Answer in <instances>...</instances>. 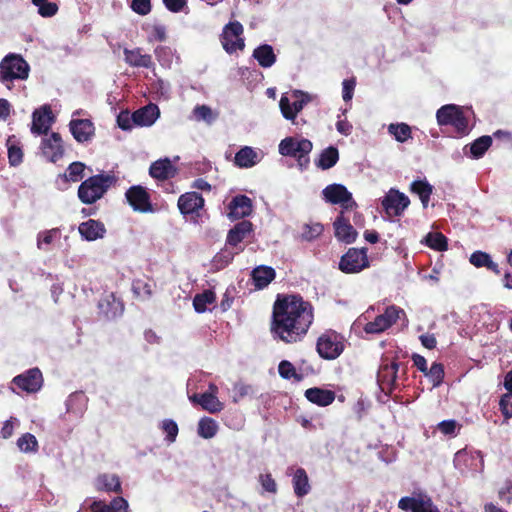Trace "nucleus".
Returning a JSON list of instances; mask_svg holds the SVG:
<instances>
[{
	"mask_svg": "<svg viewBox=\"0 0 512 512\" xmlns=\"http://www.w3.org/2000/svg\"><path fill=\"white\" fill-rule=\"evenodd\" d=\"M313 306L299 294H278L273 305V320H311Z\"/></svg>",
	"mask_w": 512,
	"mask_h": 512,
	"instance_id": "obj_1",
	"label": "nucleus"
},
{
	"mask_svg": "<svg viewBox=\"0 0 512 512\" xmlns=\"http://www.w3.org/2000/svg\"><path fill=\"white\" fill-rule=\"evenodd\" d=\"M117 182L113 174L100 173L88 177L78 187L77 195L83 204L91 205L104 197L109 188Z\"/></svg>",
	"mask_w": 512,
	"mask_h": 512,
	"instance_id": "obj_2",
	"label": "nucleus"
},
{
	"mask_svg": "<svg viewBox=\"0 0 512 512\" xmlns=\"http://www.w3.org/2000/svg\"><path fill=\"white\" fill-rule=\"evenodd\" d=\"M30 74V65L17 53H8L0 61V83L12 90L15 81H25Z\"/></svg>",
	"mask_w": 512,
	"mask_h": 512,
	"instance_id": "obj_3",
	"label": "nucleus"
},
{
	"mask_svg": "<svg viewBox=\"0 0 512 512\" xmlns=\"http://www.w3.org/2000/svg\"><path fill=\"white\" fill-rule=\"evenodd\" d=\"M436 118L440 126H452L459 137L466 136L470 132L468 119L458 105L447 104L440 107Z\"/></svg>",
	"mask_w": 512,
	"mask_h": 512,
	"instance_id": "obj_4",
	"label": "nucleus"
},
{
	"mask_svg": "<svg viewBox=\"0 0 512 512\" xmlns=\"http://www.w3.org/2000/svg\"><path fill=\"white\" fill-rule=\"evenodd\" d=\"M313 144L309 139L286 137L279 144V153L282 156L293 157L301 169H306L310 163L309 154Z\"/></svg>",
	"mask_w": 512,
	"mask_h": 512,
	"instance_id": "obj_5",
	"label": "nucleus"
},
{
	"mask_svg": "<svg viewBox=\"0 0 512 512\" xmlns=\"http://www.w3.org/2000/svg\"><path fill=\"white\" fill-rule=\"evenodd\" d=\"M345 349V337L329 329L322 333L316 343V351L324 360L337 359Z\"/></svg>",
	"mask_w": 512,
	"mask_h": 512,
	"instance_id": "obj_6",
	"label": "nucleus"
},
{
	"mask_svg": "<svg viewBox=\"0 0 512 512\" xmlns=\"http://www.w3.org/2000/svg\"><path fill=\"white\" fill-rule=\"evenodd\" d=\"M312 322H271V332L286 343L300 341Z\"/></svg>",
	"mask_w": 512,
	"mask_h": 512,
	"instance_id": "obj_7",
	"label": "nucleus"
},
{
	"mask_svg": "<svg viewBox=\"0 0 512 512\" xmlns=\"http://www.w3.org/2000/svg\"><path fill=\"white\" fill-rule=\"evenodd\" d=\"M368 249L349 248L347 252L341 256L339 261V270L345 274H356L370 266L367 255Z\"/></svg>",
	"mask_w": 512,
	"mask_h": 512,
	"instance_id": "obj_8",
	"label": "nucleus"
},
{
	"mask_svg": "<svg viewBox=\"0 0 512 512\" xmlns=\"http://www.w3.org/2000/svg\"><path fill=\"white\" fill-rule=\"evenodd\" d=\"M125 198L128 204L136 212H154L150 194L148 193L147 189L141 185H133L130 188H128L125 192Z\"/></svg>",
	"mask_w": 512,
	"mask_h": 512,
	"instance_id": "obj_9",
	"label": "nucleus"
},
{
	"mask_svg": "<svg viewBox=\"0 0 512 512\" xmlns=\"http://www.w3.org/2000/svg\"><path fill=\"white\" fill-rule=\"evenodd\" d=\"M181 214L193 221L198 222L200 210L204 207V198L197 192H186L182 194L177 202Z\"/></svg>",
	"mask_w": 512,
	"mask_h": 512,
	"instance_id": "obj_10",
	"label": "nucleus"
},
{
	"mask_svg": "<svg viewBox=\"0 0 512 512\" xmlns=\"http://www.w3.org/2000/svg\"><path fill=\"white\" fill-rule=\"evenodd\" d=\"M400 364L398 362H383L377 373V382L380 389L388 396L397 387L398 370Z\"/></svg>",
	"mask_w": 512,
	"mask_h": 512,
	"instance_id": "obj_11",
	"label": "nucleus"
},
{
	"mask_svg": "<svg viewBox=\"0 0 512 512\" xmlns=\"http://www.w3.org/2000/svg\"><path fill=\"white\" fill-rule=\"evenodd\" d=\"M409 204V198L395 189H390L382 200V206L389 216H401Z\"/></svg>",
	"mask_w": 512,
	"mask_h": 512,
	"instance_id": "obj_12",
	"label": "nucleus"
},
{
	"mask_svg": "<svg viewBox=\"0 0 512 512\" xmlns=\"http://www.w3.org/2000/svg\"><path fill=\"white\" fill-rule=\"evenodd\" d=\"M99 315L107 320L121 317L124 312V304L114 293H105L98 302Z\"/></svg>",
	"mask_w": 512,
	"mask_h": 512,
	"instance_id": "obj_13",
	"label": "nucleus"
},
{
	"mask_svg": "<svg viewBox=\"0 0 512 512\" xmlns=\"http://www.w3.org/2000/svg\"><path fill=\"white\" fill-rule=\"evenodd\" d=\"M243 26L238 21H231L226 24V53L232 54L236 51H243L245 39Z\"/></svg>",
	"mask_w": 512,
	"mask_h": 512,
	"instance_id": "obj_14",
	"label": "nucleus"
},
{
	"mask_svg": "<svg viewBox=\"0 0 512 512\" xmlns=\"http://www.w3.org/2000/svg\"><path fill=\"white\" fill-rule=\"evenodd\" d=\"M69 130L78 143L90 142L95 135L94 123L88 119L73 118L69 122Z\"/></svg>",
	"mask_w": 512,
	"mask_h": 512,
	"instance_id": "obj_15",
	"label": "nucleus"
},
{
	"mask_svg": "<svg viewBox=\"0 0 512 512\" xmlns=\"http://www.w3.org/2000/svg\"><path fill=\"white\" fill-rule=\"evenodd\" d=\"M323 198L330 204H341L347 208V203L351 202L353 205L356 203L353 201L352 194L342 184H330L322 190Z\"/></svg>",
	"mask_w": 512,
	"mask_h": 512,
	"instance_id": "obj_16",
	"label": "nucleus"
},
{
	"mask_svg": "<svg viewBox=\"0 0 512 512\" xmlns=\"http://www.w3.org/2000/svg\"><path fill=\"white\" fill-rule=\"evenodd\" d=\"M53 122L51 107L44 105L32 114L31 132L35 135L47 134Z\"/></svg>",
	"mask_w": 512,
	"mask_h": 512,
	"instance_id": "obj_17",
	"label": "nucleus"
},
{
	"mask_svg": "<svg viewBox=\"0 0 512 512\" xmlns=\"http://www.w3.org/2000/svg\"><path fill=\"white\" fill-rule=\"evenodd\" d=\"M13 382L20 389L29 393H33L38 391L42 386V373L38 368H33L23 374L16 376L13 379Z\"/></svg>",
	"mask_w": 512,
	"mask_h": 512,
	"instance_id": "obj_18",
	"label": "nucleus"
},
{
	"mask_svg": "<svg viewBox=\"0 0 512 512\" xmlns=\"http://www.w3.org/2000/svg\"><path fill=\"white\" fill-rule=\"evenodd\" d=\"M229 212L227 216L231 220L243 219L249 216L253 211L252 200L243 194L233 197L228 205Z\"/></svg>",
	"mask_w": 512,
	"mask_h": 512,
	"instance_id": "obj_19",
	"label": "nucleus"
},
{
	"mask_svg": "<svg viewBox=\"0 0 512 512\" xmlns=\"http://www.w3.org/2000/svg\"><path fill=\"white\" fill-rule=\"evenodd\" d=\"M41 149L44 157L53 163L62 158L64 149L60 134L53 132L49 137L44 138L41 143Z\"/></svg>",
	"mask_w": 512,
	"mask_h": 512,
	"instance_id": "obj_20",
	"label": "nucleus"
},
{
	"mask_svg": "<svg viewBox=\"0 0 512 512\" xmlns=\"http://www.w3.org/2000/svg\"><path fill=\"white\" fill-rule=\"evenodd\" d=\"M254 232V226L249 220L236 223L226 235V243L237 248L240 243L250 237Z\"/></svg>",
	"mask_w": 512,
	"mask_h": 512,
	"instance_id": "obj_21",
	"label": "nucleus"
},
{
	"mask_svg": "<svg viewBox=\"0 0 512 512\" xmlns=\"http://www.w3.org/2000/svg\"><path fill=\"white\" fill-rule=\"evenodd\" d=\"M78 232L83 240L92 242L103 239L107 231L103 222L89 219L79 224Z\"/></svg>",
	"mask_w": 512,
	"mask_h": 512,
	"instance_id": "obj_22",
	"label": "nucleus"
},
{
	"mask_svg": "<svg viewBox=\"0 0 512 512\" xmlns=\"http://www.w3.org/2000/svg\"><path fill=\"white\" fill-rule=\"evenodd\" d=\"M335 237L345 244H352L356 241L358 232L350 224L349 220L343 215V212L335 219L334 223Z\"/></svg>",
	"mask_w": 512,
	"mask_h": 512,
	"instance_id": "obj_23",
	"label": "nucleus"
},
{
	"mask_svg": "<svg viewBox=\"0 0 512 512\" xmlns=\"http://www.w3.org/2000/svg\"><path fill=\"white\" fill-rule=\"evenodd\" d=\"M177 174L176 167L169 158L154 161L149 168V175L157 181H167Z\"/></svg>",
	"mask_w": 512,
	"mask_h": 512,
	"instance_id": "obj_24",
	"label": "nucleus"
},
{
	"mask_svg": "<svg viewBox=\"0 0 512 512\" xmlns=\"http://www.w3.org/2000/svg\"><path fill=\"white\" fill-rule=\"evenodd\" d=\"M160 116V111L157 105L148 104L133 112L134 124L136 127H150Z\"/></svg>",
	"mask_w": 512,
	"mask_h": 512,
	"instance_id": "obj_25",
	"label": "nucleus"
},
{
	"mask_svg": "<svg viewBox=\"0 0 512 512\" xmlns=\"http://www.w3.org/2000/svg\"><path fill=\"white\" fill-rule=\"evenodd\" d=\"M276 277L274 268L270 266L260 265L255 267L251 272L256 289L261 290L266 288Z\"/></svg>",
	"mask_w": 512,
	"mask_h": 512,
	"instance_id": "obj_26",
	"label": "nucleus"
},
{
	"mask_svg": "<svg viewBox=\"0 0 512 512\" xmlns=\"http://www.w3.org/2000/svg\"><path fill=\"white\" fill-rule=\"evenodd\" d=\"M123 53L125 62L131 67L151 68L153 66V60L151 55L142 54L140 48H125Z\"/></svg>",
	"mask_w": 512,
	"mask_h": 512,
	"instance_id": "obj_27",
	"label": "nucleus"
},
{
	"mask_svg": "<svg viewBox=\"0 0 512 512\" xmlns=\"http://www.w3.org/2000/svg\"><path fill=\"white\" fill-rule=\"evenodd\" d=\"M305 397L311 403L325 407L334 402L336 394L332 390L313 387L305 391Z\"/></svg>",
	"mask_w": 512,
	"mask_h": 512,
	"instance_id": "obj_28",
	"label": "nucleus"
},
{
	"mask_svg": "<svg viewBox=\"0 0 512 512\" xmlns=\"http://www.w3.org/2000/svg\"><path fill=\"white\" fill-rule=\"evenodd\" d=\"M211 392H205L203 394H193L189 396L190 401L197 403L202 406L203 409L209 412H215L220 410L221 403L218 401L214 392L217 390L216 387L210 386Z\"/></svg>",
	"mask_w": 512,
	"mask_h": 512,
	"instance_id": "obj_29",
	"label": "nucleus"
},
{
	"mask_svg": "<svg viewBox=\"0 0 512 512\" xmlns=\"http://www.w3.org/2000/svg\"><path fill=\"white\" fill-rule=\"evenodd\" d=\"M259 161L258 153L250 146L242 147L234 156V164L239 168H251Z\"/></svg>",
	"mask_w": 512,
	"mask_h": 512,
	"instance_id": "obj_30",
	"label": "nucleus"
},
{
	"mask_svg": "<svg viewBox=\"0 0 512 512\" xmlns=\"http://www.w3.org/2000/svg\"><path fill=\"white\" fill-rule=\"evenodd\" d=\"M294 493L298 498H302L307 495L311 486L309 484V478L304 468H297L294 472L292 479Z\"/></svg>",
	"mask_w": 512,
	"mask_h": 512,
	"instance_id": "obj_31",
	"label": "nucleus"
},
{
	"mask_svg": "<svg viewBox=\"0 0 512 512\" xmlns=\"http://www.w3.org/2000/svg\"><path fill=\"white\" fill-rule=\"evenodd\" d=\"M253 57L263 68H269L276 62V55L272 46L269 44H263L255 48L253 51Z\"/></svg>",
	"mask_w": 512,
	"mask_h": 512,
	"instance_id": "obj_32",
	"label": "nucleus"
},
{
	"mask_svg": "<svg viewBox=\"0 0 512 512\" xmlns=\"http://www.w3.org/2000/svg\"><path fill=\"white\" fill-rule=\"evenodd\" d=\"M470 263L477 267L482 268L486 267L488 270L492 271L496 275L500 274V269L498 264L493 262L491 256L483 251H475L471 254L469 258Z\"/></svg>",
	"mask_w": 512,
	"mask_h": 512,
	"instance_id": "obj_33",
	"label": "nucleus"
},
{
	"mask_svg": "<svg viewBox=\"0 0 512 512\" xmlns=\"http://www.w3.org/2000/svg\"><path fill=\"white\" fill-rule=\"evenodd\" d=\"M410 191L418 195L423 207L426 208L433 193V186L427 180H415L410 185Z\"/></svg>",
	"mask_w": 512,
	"mask_h": 512,
	"instance_id": "obj_34",
	"label": "nucleus"
},
{
	"mask_svg": "<svg viewBox=\"0 0 512 512\" xmlns=\"http://www.w3.org/2000/svg\"><path fill=\"white\" fill-rule=\"evenodd\" d=\"M93 512H127L128 503L122 497L115 498L110 505L105 504L102 501H95L91 505Z\"/></svg>",
	"mask_w": 512,
	"mask_h": 512,
	"instance_id": "obj_35",
	"label": "nucleus"
},
{
	"mask_svg": "<svg viewBox=\"0 0 512 512\" xmlns=\"http://www.w3.org/2000/svg\"><path fill=\"white\" fill-rule=\"evenodd\" d=\"M339 160V151L334 146H329L322 150L318 160L315 162L316 166L322 170H328L336 165Z\"/></svg>",
	"mask_w": 512,
	"mask_h": 512,
	"instance_id": "obj_36",
	"label": "nucleus"
},
{
	"mask_svg": "<svg viewBox=\"0 0 512 512\" xmlns=\"http://www.w3.org/2000/svg\"><path fill=\"white\" fill-rule=\"evenodd\" d=\"M84 170L85 165L82 162H73L71 163L68 168L66 169V172L63 175L59 176V179L57 180V183L59 181L63 182L64 184H67V182H78L81 181L84 177Z\"/></svg>",
	"mask_w": 512,
	"mask_h": 512,
	"instance_id": "obj_37",
	"label": "nucleus"
},
{
	"mask_svg": "<svg viewBox=\"0 0 512 512\" xmlns=\"http://www.w3.org/2000/svg\"><path fill=\"white\" fill-rule=\"evenodd\" d=\"M324 231V226L319 222L305 223L301 227L300 239L311 242L319 238Z\"/></svg>",
	"mask_w": 512,
	"mask_h": 512,
	"instance_id": "obj_38",
	"label": "nucleus"
},
{
	"mask_svg": "<svg viewBox=\"0 0 512 512\" xmlns=\"http://www.w3.org/2000/svg\"><path fill=\"white\" fill-rule=\"evenodd\" d=\"M215 302V294L210 290L195 295L193 299V306L196 312L203 313L209 309L208 306L213 305Z\"/></svg>",
	"mask_w": 512,
	"mask_h": 512,
	"instance_id": "obj_39",
	"label": "nucleus"
},
{
	"mask_svg": "<svg viewBox=\"0 0 512 512\" xmlns=\"http://www.w3.org/2000/svg\"><path fill=\"white\" fill-rule=\"evenodd\" d=\"M388 132L400 143L412 138V131L406 123H392L388 126Z\"/></svg>",
	"mask_w": 512,
	"mask_h": 512,
	"instance_id": "obj_40",
	"label": "nucleus"
},
{
	"mask_svg": "<svg viewBox=\"0 0 512 512\" xmlns=\"http://www.w3.org/2000/svg\"><path fill=\"white\" fill-rule=\"evenodd\" d=\"M425 244L436 251L443 252L448 249V241L441 232H430L425 238Z\"/></svg>",
	"mask_w": 512,
	"mask_h": 512,
	"instance_id": "obj_41",
	"label": "nucleus"
},
{
	"mask_svg": "<svg viewBox=\"0 0 512 512\" xmlns=\"http://www.w3.org/2000/svg\"><path fill=\"white\" fill-rule=\"evenodd\" d=\"M60 236V228H52L49 230L39 232L37 234V248L39 250L47 251V248L45 246L50 245L54 240L59 239Z\"/></svg>",
	"mask_w": 512,
	"mask_h": 512,
	"instance_id": "obj_42",
	"label": "nucleus"
},
{
	"mask_svg": "<svg viewBox=\"0 0 512 512\" xmlns=\"http://www.w3.org/2000/svg\"><path fill=\"white\" fill-rule=\"evenodd\" d=\"M492 145V138L488 135L477 138L470 145L471 156L475 159L481 158Z\"/></svg>",
	"mask_w": 512,
	"mask_h": 512,
	"instance_id": "obj_43",
	"label": "nucleus"
},
{
	"mask_svg": "<svg viewBox=\"0 0 512 512\" xmlns=\"http://www.w3.org/2000/svg\"><path fill=\"white\" fill-rule=\"evenodd\" d=\"M17 447L23 453H36L39 448L36 437L31 433H25L17 440Z\"/></svg>",
	"mask_w": 512,
	"mask_h": 512,
	"instance_id": "obj_44",
	"label": "nucleus"
},
{
	"mask_svg": "<svg viewBox=\"0 0 512 512\" xmlns=\"http://www.w3.org/2000/svg\"><path fill=\"white\" fill-rule=\"evenodd\" d=\"M426 377L432 382L433 387H439L444 380L445 371L442 363L433 362L431 367L424 373Z\"/></svg>",
	"mask_w": 512,
	"mask_h": 512,
	"instance_id": "obj_45",
	"label": "nucleus"
},
{
	"mask_svg": "<svg viewBox=\"0 0 512 512\" xmlns=\"http://www.w3.org/2000/svg\"><path fill=\"white\" fill-rule=\"evenodd\" d=\"M97 487L101 490L118 492L121 489V484L116 475L104 474L98 477Z\"/></svg>",
	"mask_w": 512,
	"mask_h": 512,
	"instance_id": "obj_46",
	"label": "nucleus"
},
{
	"mask_svg": "<svg viewBox=\"0 0 512 512\" xmlns=\"http://www.w3.org/2000/svg\"><path fill=\"white\" fill-rule=\"evenodd\" d=\"M154 52L158 62L162 67H171L175 55V51L171 47L157 46Z\"/></svg>",
	"mask_w": 512,
	"mask_h": 512,
	"instance_id": "obj_47",
	"label": "nucleus"
},
{
	"mask_svg": "<svg viewBox=\"0 0 512 512\" xmlns=\"http://www.w3.org/2000/svg\"><path fill=\"white\" fill-rule=\"evenodd\" d=\"M405 318L406 313L402 308L390 305L385 308L383 313L378 314L374 320H402Z\"/></svg>",
	"mask_w": 512,
	"mask_h": 512,
	"instance_id": "obj_48",
	"label": "nucleus"
},
{
	"mask_svg": "<svg viewBox=\"0 0 512 512\" xmlns=\"http://www.w3.org/2000/svg\"><path fill=\"white\" fill-rule=\"evenodd\" d=\"M217 424L211 418L205 417L199 421L198 434L203 438H211L217 432Z\"/></svg>",
	"mask_w": 512,
	"mask_h": 512,
	"instance_id": "obj_49",
	"label": "nucleus"
},
{
	"mask_svg": "<svg viewBox=\"0 0 512 512\" xmlns=\"http://www.w3.org/2000/svg\"><path fill=\"white\" fill-rule=\"evenodd\" d=\"M279 375L284 379L302 380V376L296 372L293 364L287 360H282L278 366Z\"/></svg>",
	"mask_w": 512,
	"mask_h": 512,
	"instance_id": "obj_50",
	"label": "nucleus"
},
{
	"mask_svg": "<svg viewBox=\"0 0 512 512\" xmlns=\"http://www.w3.org/2000/svg\"><path fill=\"white\" fill-rule=\"evenodd\" d=\"M424 495L419 494L417 497H402L398 502V508L403 511L414 512L419 507L418 504L422 500Z\"/></svg>",
	"mask_w": 512,
	"mask_h": 512,
	"instance_id": "obj_51",
	"label": "nucleus"
},
{
	"mask_svg": "<svg viewBox=\"0 0 512 512\" xmlns=\"http://www.w3.org/2000/svg\"><path fill=\"white\" fill-rule=\"evenodd\" d=\"M8 161L10 166L16 167L23 161V152L17 144H10L8 141Z\"/></svg>",
	"mask_w": 512,
	"mask_h": 512,
	"instance_id": "obj_52",
	"label": "nucleus"
},
{
	"mask_svg": "<svg viewBox=\"0 0 512 512\" xmlns=\"http://www.w3.org/2000/svg\"><path fill=\"white\" fill-rule=\"evenodd\" d=\"M117 125L123 131H130L136 127L134 124L133 113L122 111L117 116Z\"/></svg>",
	"mask_w": 512,
	"mask_h": 512,
	"instance_id": "obj_53",
	"label": "nucleus"
},
{
	"mask_svg": "<svg viewBox=\"0 0 512 512\" xmlns=\"http://www.w3.org/2000/svg\"><path fill=\"white\" fill-rule=\"evenodd\" d=\"M193 116L197 121L211 123L214 120L212 110L206 105H197L193 109Z\"/></svg>",
	"mask_w": 512,
	"mask_h": 512,
	"instance_id": "obj_54",
	"label": "nucleus"
},
{
	"mask_svg": "<svg viewBox=\"0 0 512 512\" xmlns=\"http://www.w3.org/2000/svg\"><path fill=\"white\" fill-rule=\"evenodd\" d=\"M162 430L166 433V440L173 443L178 435V426L175 421L166 419L161 424Z\"/></svg>",
	"mask_w": 512,
	"mask_h": 512,
	"instance_id": "obj_55",
	"label": "nucleus"
},
{
	"mask_svg": "<svg viewBox=\"0 0 512 512\" xmlns=\"http://www.w3.org/2000/svg\"><path fill=\"white\" fill-rule=\"evenodd\" d=\"M394 322H366L364 331L366 334H380L389 329Z\"/></svg>",
	"mask_w": 512,
	"mask_h": 512,
	"instance_id": "obj_56",
	"label": "nucleus"
},
{
	"mask_svg": "<svg viewBox=\"0 0 512 512\" xmlns=\"http://www.w3.org/2000/svg\"><path fill=\"white\" fill-rule=\"evenodd\" d=\"M130 7L133 12L145 16L151 11V2L150 0H132Z\"/></svg>",
	"mask_w": 512,
	"mask_h": 512,
	"instance_id": "obj_57",
	"label": "nucleus"
},
{
	"mask_svg": "<svg viewBox=\"0 0 512 512\" xmlns=\"http://www.w3.org/2000/svg\"><path fill=\"white\" fill-rule=\"evenodd\" d=\"M500 411L506 419L512 418V393L502 395L499 402Z\"/></svg>",
	"mask_w": 512,
	"mask_h": 512,
	"instance_id": "obj_58",
	"label": "nucleus"
},
{
	"mask_svg": "<svg viewBox=\"0 0 512 512\" xmlns=\"http://www.w3.org/2000/svg\"><path fill=\"white\" fill-rule=\"evenodd\" d=\"M259 482L266 492L275 494L277 492V484L270 473L260 474Z\"/></svg>",
	"mask_w": 512,
	"mask_h": 512,
	"instance_id": "obj_59",
	"label": "nucleus"
},
{
	"mask_svg": "<svg viewBox=\"0 0 512 512\" xmlns=\"http://www.w3.org/2000/svg\"><path fill=\"white\" fill-rule=\"evenodd\" d=\"M356 86V79L352 77L345 79L342 83V98L345 102H349L353 98L354 90Z\"/></svg>",
	"mask_w": 512,
	"mask_h": 512,
	"instance_id": "obj_60",
	"label": "nucleus"
},
{
	"mask_svg": "<svg viewBox=\"0 0 512 512\" xmlns=\"http://www.w3.org/2000/svg\"><path fill=\"white\" fill-rule=\"evenodd\" d=\"M19 424V420L15 417H11L9 420L5 421L0 431L1 437L3 439L10 438L14 433V429L18 427Z\"/></svg>",
	"mask_w": 512,
	"mask_h": 512,
	"instance_id": "obj_61",
	"label": "nucleus"
},
{
	"mask_svg": "<svg viewBox=\"0 0 512 512\" xmlns=\"http://www.w3.org/2000/svg\"><path fill=\"white\" fill-rule=\"evenodd\" d=\"M58 12V5L54 2H48L47 0L38 7V13L44 18H49Z\"/></svg>",
	"mask_w": 512,
	"mask_h": 512,
	"instance_id": "obj_62",
	"label": "nucleus"
},
{
	"mask_svg": "<svg viewBox=\"0 0 512 512\" xmlns=\"http://www.w3.org/2000/svg\"><path fill=\"white\" fill-rule=\"evenodd\" d=\"M252 391L250 385L244 383H236L233 387V401L238 402Z\"/></svg>",
	"mask_w": 512,
	"mask_h": 512,
	"instance_id": "obj_63",
	"label": "nucleus"
},
{
	"mask_svg": "<svg viewBox=\"0 0 512 512\" xmlns=\"http://www.w3.org/2000/svg\"><path fill=\"white\" fill-rule=\"evenodd\" d=\"M418 508L414 512H439V510L433 505L430 497L424 495Z\"/></svg>",
	"mask_w": 512,
	"mask_h": 512,
	"instance_id": "obj_64",
	"label": "nucleus"
}]
</instances>
